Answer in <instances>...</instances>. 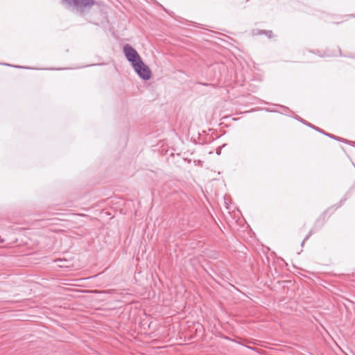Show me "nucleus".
<instances>
[{
    "instance_id": "1",
    "label": "nucleus",
    "mask_w": 355,
    "mask_h": 355,
    "mask_svg": "<svg viewBox=\"0 0 355 355\" xmlns=\"http://www.w3.org/2000/svg\"><path fill=\"white\" fill-rule=\"evenodd\" d=\"M94 0H62L61 4L69 10H76L80 14L88 12L94 5Z\"/></svg>"
},
{
    "instance_id": "2",
    "label": "nucleus",
    "mask_w": 355,
    "mask_h": 355,
    "mask_svg": "<svg viewBox=\"0 0 355 355\" xmlns=\"http://www.w3.org/2000/svg\"><path fill=\"white\" fill-rule=\"evenodd\" d=\"M132 67L140 78L148 80L151 78V71L149 67L144 63L142 60L135 63Z\"/></svg>"
},
{
    "instance_id": "3",
    "label": "nucleus",
    "mask_w": 355,
    "mask_h": 355,
    "mask_svg": "<svg viewBox=\"0 0 355 355\" xmlns=\"http://www.w3.org/2000/svg\"><path fill=\"white\" fill-rule=\"evenodd\" d=\"M123 51L126 59L131 63L132 66L141 60L137 51L130 44L124 45Z\"/></svg>"
},
{
    "instance_id": "4",
    "label": "nucleus",
    "mask_w": 355,
    "mask_h": 355,
    "mask_svg": "<svg viewBox=\"0 0 355 355\" xmlns=\"http://www.w3.org/2000/svg\"><path fill=\"white\" fill-rule=\"evenodd\" d=\"M324 135L327 136V137H329L331 139H335V140H337V141H340L347 142V140H345V139H344L343 138L338 137L337 136H335L334 135H331V134H329V133H327V132H325V134H324Z\"/></svg>"
},
{
    "instance_id": "5",
    "label": "nucleus",
    "mask_w": 355,
    "mask_h": 355,
    "mask_svg": "<svg viewBox=\"0 0 355 355\" xmlns=\"http://www.w3.org/2000/svg\"><path fill=\"white\" fill-rule=\"evenodd\" d=\"M304 123L322 134H325V132L323 130L319 128L318 127L315 126L314 125H313L310 123L304 122Z\"/></svg>"
},
{
    "instance_id": "6",
    "label": "nucleus",
    "mask_w": 355,
    "mask_h": 355,
    "mask_svg": "<svg viewBox=\"0 0 355 355\" xmlns=\"http://www.w3.org/2000/svg\"><path fill=\"white\" fill-rule=\"evenodd\" d=\"M262 33L266 34L269 38H272L273 37V33L272 31H262Z\"/></svg>"
},
{
    "instance_id": "7",
    "label": "nucleus",
    "mask_w": 355,
    "mask_h": 355,
    "mask_svg": "<svg viewBox=\"0 0 355 355\" xmlns=\"http://www.w3.org/2000/svg\"><path fill=\"white\" fill-rule=\"evenodd\" d=\"M312 234H313V230H310L309 232L306 236V237L302 241V244H301L302 246L304 245V242L312 235Z\"/></svg>"
}]
</instances>
